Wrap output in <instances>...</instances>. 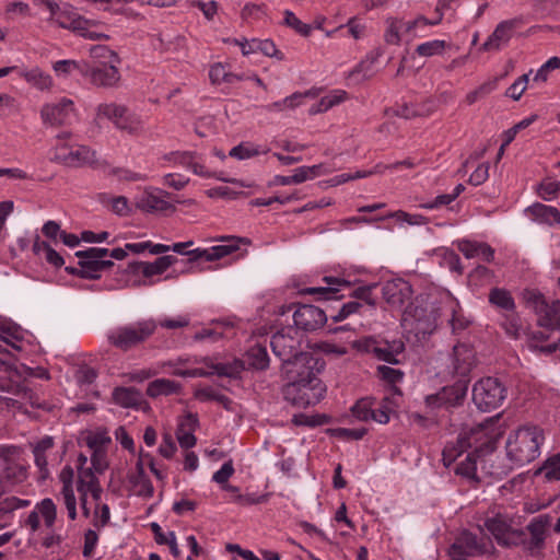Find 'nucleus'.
Here are the masks:
<instances>
[{
  "label": "nucleus",
  "instance_id": "1",
  "mask_svg": "<svg viewBox=\"0 0 560 560\" xmlns=\"http://www.w3.org/2000/svg\"><path fill=\"white\" fill-rule=\"evenodd\" d=\"M494 450V441L486 433L483 424L460 433L456 444H447L443 450V460L446 466L464 452H468L465 460L456 467V474L472 478L477 470V460Z\"/></svg>",
  "mask_w": 560,
  "mask_h": 560
},
{
  "label": "nucleus",
  "instance_id": "2",
  "mask_svg": "<svg viewBox=\"0 0 560 560\" xmlns=\"http://www.w3.org/2000/svg\"><path fill=\"white\" fill-rule=\"evenodd\" d=\"M542 441V430L538 427L520 428L508 438L505 444L508 458L515 466L529 464L539 456Z\"/></svg>",
  "mask_w": 560,
  "mask_h": 560
},
{
  "label": "nucleus",
  "instance_id": "3",
  "mask_svg": "<svg viewBox=\"0 0 560 560\" xmlns=\"http://www.w3.org/2000/svg\"><path fill=\"white\" fill-rule=\"evenodd\" d=\"M156 328L158 323L154 319H141L113 329L107 339L115 348L128 351L149 340Z\"/></svg>",
  "mask_w": 560,
  "mask_h": 560
},
{
  "label": "nucleus",
  "instance_id": "4",
  "mask_svg": "<svg viewBox=\"0 0 560 560\" xmlns=\"http://www.w3.org/2000/svg\"><path fill=\"white\" fill-rule=\"evenodd\" d=\"M438 312L423 299L416 298L402 314V323L418 339H424L436 328Z\"/></svg>",
  "mask_w": 560,
  "mask_h": 560
},
{
  "label": "nucleus",
  "instance_id": "5",
  "mask_svg": "<svg viewBox=\"0 0 560 560\" xmlns=\"http://www.w3.org/2000/svg\"><path fill=\"white\" fill-rule=\"evenodd\" d=\"M325 393L326 386L318 376L288 381L282 389L284 399L296 408H307L318 404Z\"/></svg>",
  "mask_w": 560,
  "mask_h": 560
},
{
  "label": "nucleus",
  "instance_id": "6",
  "mask_svg": "<svg viewBox=\"0 0 560 560\" xmlns=\"http://www.w3.org/2000/svg\"><path fill=\"white\" fill-rule=\"evenodd\" d=\"M506 397V388L495 377L479 380L472 387V401L481 411L500 407Z\"/></svg>",
  "mask_w": 560,
  "mask_h": 560
},
{
  "label": "nucleus",
  "instance_id": "7",
  "mask_svg": "<svg viewBox=\"0 0 560 560\" xmlns=\"http://www.w3.org/2000/svg\"><path fill=\"white\" fill-rule=\"evenodd\" d=\"M325 362L311 352H299L282 364L281 372L287 381L318 376Z\"/></svg>",
  "mask_w": 560,
  "mask_h": 560
},
{
  "label": "nucleus",
  "instance_id": "8",
  "mask_svg": "<svg viewBox=\"0 0 560 560\" xmlns=\"http://www.w3.org/2000/svg\"><path fill=\"white\" fill-rule=\"evenodd\" d=\"M469 380H458L453 385L442 387L438 393L428 395L425 404L432 409L452 408L462 406L467 395Z\"/></svg>",
  "mask_w": 560,
  "mask_h": 560
},
{
  "label": "nucleus",
  "instance_id": "9",
  "mask_svg": "<svg viewBox=\"0 0 560 560\" xmlns=\"http://www.w3.org/2000/svg\"><path fill=\"white\" fill-rule=\"evenodd\" d=\"M82 77L95 86L113 88L118 83L120 73L115 65H107L105 61L100 63L84 61Z\"/></svg>",
  "mask_w": 560,
  "mask_h": 560
},
{
  "label": "nucleus",
  "instance_id": "10",
  "mask_svg": "<svg viewBox=\"0 0 560 560\" xmlns=\"http://www.w3.org/2000/svg\"><path fill=\"white\" fill-rule=\"evenodd\" d=\"M96 115L97 117L107 118L118 129L129 133H133L140 128V120L135 115L129 114L128 109L122 105L115 103L100 104L96 108Z\"/></svg>",
  "mask_w": 560,
  "mask_h": 560
},
{
  "label": "nucleus",
  "instance_id": "11",
  "mask_svg": "<svg viewBox=\"0 0 560 560\" xmlns=\"http://www.w3.org/2000/svg\"><path fill=\"white\" fill-rule=\"evenodd\" d=\"M96 152L85 145L59 147L56 149L52 160L67 166L79 167L93 164Z\"/></svg>",
  "mask_w": 560,
  "mask_h": 560
},
{
  "label": "nucleus",
  "instance_id": "12",
  "mask_svg": "<svg viewBox=\"0 0 560 560\" xmlns=\"http://www.w3.org/2000/svg\"><path fill=\"white\" fill-rule=\"evenodd\" d=\"M365 349L374 354L378 360L389 364H399L401 355L405 351V342L401 339L389 340H366Z\"/></svg>",
  "mask_w": 560,
  "mask_h": 560
},
{
  "label": "nucleus",
  "instance_id": "13",
  "mask_svg": "<svg viewBox=\"0 0 560 560\" xmlns=\"http://www.w3.org/2000/svg\"><path fill=\"white\" fill-rule=\"evenodd\" d=\"M293 320L296 328L305 331H314L327 322L325 311L311 304H301L293 313Z\"/></svg>",
  "mask_w": 560,
  "mask_h": 560
},
{
  "label": "nucleus",
  "instance_id": "14",
  "mask_svg": "<svg viewBox=\"0 0 560 560\" xmlns=\"http://www.w3.org/2000/svg\"><path fill=\"white\" fill-rule=\"evenodd\" d=\"M325 285L308 287L303 290L305 294L317 295L318 301L340 300L345 295L339 294L345 289L351 288V282L345 278L325 276L322 278Z\"/></svg>",
  "mask_w": 560,
  "mask_h": 560
},
{
  "label": "nucleus",
  "instance_id": "15",
  "mask_svg": "<svg viewBox=\"0 0 560 560\" xmlns=\"http://www.w3.org/2000/svg\"><path fill=\"white\" fill-rule=\"evenodd\" d=\"M486 550L485 542L479 540L477 535L464 530L451 546L450 555L452 559L457 557H477L483 555Z\"/></svg>",
  "mask_w": 560,
  "mask_h": 560
},
{
  "label": "nucleus",
  "instance_id": "16",
  "mask_svg": "<svg viewBox=\"0 0 560 560\" xmlns=\"http://www.w3.org/2000/svg\"><path fill=\"white\" fill-rule=\"evenodd\" d=\"M382 294L386 303L394 308H401L412 294L411 285L404 279L397 278L386 281L382 287Z\"/></svg>",
  "mask_w": 560,
  "mask_h": 560
},
{
  "label": "nucleus",
  "instance_id": "17",
  "mask_svg": "<svg viewBox=\"0 0 560 560\" xmlns=\"http://www.w3.org/2000/svg\"><path fill=\"white\" fill-rule=\"evenodd\" d=\"M73 112V102L65 97L58 103L43 106L40 116L44 124L55 127L68 124Z\"/></svg>",
  "mask_w": 560,
  "mask_h": 560
},
{
  "label": "nucleus",
  "instance_id": "18",
  "mask_svg": "<svg viewBox=\"0 0 560 560\" xmlns=\"http://www.w3.org/2000/svg\"><path fill=\"white\" fill-rule=\"evenodd\" d=\"M476 366V353L474 349L465 343H458L453 348V373L459 380H469L471 370Z\"/></svg>",
  "mask_w": 560,
  "mask_h": 560
},
{
  "label": "nucleus",
  "instance_id": "19",
  "mask_svg": "<svg viewBox=\"0 0 560 560\" xmlns=\"http://www.w3.org/2000/svg\"><path fill=\"white\" fill-rule=\"evenodd\" d=\"M270 347L273 354L281 360L282 364L292 359L296 353L301 352L299 350L300 341L295 337L285 334L284 329L272 335Z\"/></svg>",
  "mask_w": 560,
  "mask_h": 560
},
{
  "label": "nucleus",
  "instance_id": "20",
  "mask_svg": "<svg viewBox=\"0 0 560 560\" xmlns=\"http://www.w3.org/2000/svg\"><path fill=\"white\" fill-rule=\"evenodd\" d=\"M171 194L159 189L158 194L152 191H144L143 195L137 201V208L149 213L153 212H167L175 211V207L165 200V197H170Z\"/></svg>",
  "mask_w": 560,
  "mask_h": 560
},
{
  "label": "nucleus",
  "instance_id": "21",
  "mask_svg": "<svg viewBox=\"0 0 560 560\" xmlns=\"http://www.w3.org/2000/svg\"><path fill=\"white\" fill-rule=\"evenodd\" d=\"M517 25L516 20H506L500 22L494 28L493 33L488 37V39L482 44L480 50L483 51H494L499 50L501 46L509 43L512 37V34Z\"/></svg>",
  "mask_w": 560,
  "mask_h": 560
},
{
  "label": "nucleus",
  "instance_id": "22",
  "mask_svg": "<svg viewBox=\"0 0 560 560\" xmlns=\"http://www.w3.org/2000/svg\"><path fill=\"white\" fill-rule=\"evenodd\" d=\"M485 527L493 535L498 544L503 546H517V541L514 540L512 533L515 529L511 528L510 523L502 515L487 518Z\"/></svg>",
  "mask_w": 560,
  "mask_h": 560
},
{
  "label": "nucleus",
  "instance_id": "23",
  "mask_svg": "<svg viewBox=\"0 0 560 560\" xmlns=\"http://www.w3.org/2000/svg\"><path fill=\"white\" fill-rule=\"evenodd\" d=\"M50 22L56 23L58 26L62 28H68L73 32H79L80 30H86V25L91 23V20H88L68 5L65 8H59L58 13H56L52 18L48 19Z\"/></svg>",
  "mask_w": 560,
  "mask_h": 560
},
{
  "label": "nucleus",
  "instance_id": "24",
  "mask_svg": "<svg viewBox=\"0 0 560 560\" xmlns=\"http://www.w3.org/2000/svg\"><path fill=\"white\" fill-rule=\"evenodd\" d=\"M177 258L175 256L166 255L156 258L153 262L135 261L129 265L131 271H141L145 278L162 275L166 271Z\"/></svg>",
  "mask_w": 560,
  "mask_h": 560
},
{
  "label": "nucleus",
  "instance_id": "25",
  "mask_svg": "<svg viewBox=\"0 0 560 560\" xmlns=\"http://www.w3.org/2000/svg\"><path fill=\"white\" fill-rule=\"evenodd\" d=\"M198 418L196 415L188 413L178 423L176 429V438L180 447L189 450L196 445L197 439L194 431L198 427Z\"/></svg>",
  "mask_w": 560,
  "mask_h": 560
},
{
  "label": "nucleus",
  "instance_id": "26",
  "mask_svg": "<svg viewBox=\"0 0 560 560\" xmlns=\"http://www.w3.org/2000/svg\"><path fill=\"white\" fill-rule=\"evenodd\" d=\"M0 469L1 481L21 482L26 476L24 467L9 458L5 455V447L2 446H0Z\"/></svg>",
  "mask_w": 560,
  "mask_h": 560
},
{
  "label": "nucleus",
  "instance_id": "27",
  "mask_svg": "<svg viewBox=\"0 0 560 560\" xmlns=\"http://www.w3.org/2000/svg\"><path fill=\"white\" fill-rule=\"evenodd\" d=\"M458 249L468 259L481 257L486 262L494 259V249L487 243L463 240L458 242Z\"/></svg>",
  "mask_w": 560,
  "mask_h": 560
},
{
  "label": "nucleus",
  "instance_id": "28",
  "mask_svg": "<svg viewBox=\"0 0 560 560\" xmlns=\"http://www.w3.org/2000/svg\"><path fill=\"white\" fill-rule=\"evenodd\" d=\"M447 308L451 312L448 324L454 335H460L464 332L472 323L469 316H466L460 304L453 296L447 302Z\"/></svg>",
  "mask_w": 560,
  "mask_h": 560
},
{
  "label": "nucleus",
  "instance_id": "29",
  "mask_svg": "<svg viewBox=\"0 0 560 560\" xmlns=\"http://www.w3.org/2000/svg\"><path fill=\"white\" fill-rule=\"evenodd\" d=\"M113 400L122 408H139L143 397L135 387H116L113 390Z\"/></svg>",
  "mask_w": 560,
  "mask_h": 560
},
{
  "label": "nucleus",
  "instance_id": "30",
  "mask_svg": "<svg viewBox=\"0 0 560 560\" xmlns=\"http://www.w3.org/2000/svg\"><path fill=\"white\" fill-rule=\"evenodd\" d=\"M225 244L215 245L209 248L208 261L219 260L240 248L241 243H249L246 238L225 236L221 238Z\"/></svg>",
  "mask_w": 560,
  "mask_h": 560
},
{
  "label": "nucleus",
  "instance_id": "31",
  "mask_svg": "<svg viewBox=\"0 0 560 560\" xmlns=\"http://www.w3.org/2000/svg\"><path fill=\"white\" fill-rule=\"evenodd\" d=\"M245 370L264 371L269 366V357L266 347L256 345L245 354Z\"/></svg>",
  "mask_w": 560,
  "mask_h": 560
},
{
  "label": "nucleus",
  "instance_id": "32",
  "mask_svg": "<svg viewBox=\"0 0 560 560\" xmlns=\"http://www.w3.org/2000/svg\"><path fill=\"white\" fill-rule=\"evenodd\" d=\"M79 267L82 268L88 280H97L104 270L114 266L112 260L97 259V258H79Z\"/></svg>",
  "mask_w": 560,
  "mask_h": 560
},
{
  "label": "nucleus",
  "instance_id": "33",
  "mask_svg": "<svg viewBox=\"0 0 560 560\" xmlns=\"http://www.w3.org/2000/svg\"><path fill=\"white\" fill-rule=\"evenodd\" d=\"M537 324L540 327L551 329V330H560V301H553L552 303H547L546 307L541 312V314L537 318Z\"/></svg>",
  "mask_w": 560,
  "mask_h": 560
},
{
  "label": "nucleus",
  "instance_id": "34",
  "mask_svg": "<svg viewBox=\"0 0 560 560\" xmlns=\"http://www.w3.org/2000/svg\"><path fill=\"white\" fill-rule=\"evenodd\" d=\"M33 252L37 256H43L44 259L55 268H60L65 264L63 257L47 242L40 241L38 235L33 243Z\"/></svg>",
  "mask_w": 560,
  "mask_h": 560
},
{
  "label": "nucleus",
  "instance_id": "35",
  "mask_svg": "<svg viewBox=\"0 0 560 560\" xmlns=\"http://www.w3.org/2000/svg\"><path fill=\"white\" fill-rule=\"evenodd\" d=\"M180 384L168 378H158L148 384L147 395L155 398L159 396H167L177 394L180 390Z\"/></svg>",
  "mask_w": 560,
  "mask_h": 560
},
{
  "label": "nucleus",
  "instance_id": "36",
  "mask_svg": "<svg viewBox=\"0 0 560 560\" xmlns=\"http://www.w3.org/2000/svg\"><path fill=\"white\" fill-rule=\"evenodd\" d=\"M489 303L505 312H513L516 307L511 292L503 288H493L490 290Z\"/></svg>",
  "mask_w": 560,
  "mask_h": 560
},
{
  "label": "nucleus",
  "instance_id": "37",
  "mask_svg": "<svg viewBox=\"0 0 560 560\" xmlns=\"http://www.w3.org/2000/svg\"><path fill=\"white\" fill-rule=\"evenodd\" d=\"M550 524L551 516L548 514H541L530 520L526 526V530L530 538L545 542Z\"/></svg>",
  "mask_w": 560,
  "mask_h": 560
},
{
  "label": "nucleus",
  "instance_id": "38",
  "mask_svg": "<svg viewBox=\"0 0 560 560\" xmlns=\"http://www.w3.org/2000/svg\"><path fill=\"white\" fill-rule=\"evenodd\" d=\"M528 211L540 222L560 224V210L556 207L537 202L529 207Z\"/></svg>",
  "mask_w": 560,
  "mask_h": 560
},
{
  "label": "nucleus",
  "instance_id": "39",
  "mask_svg": "<svg viewBox=\"0 0 560 560\" xmlns=\"http://www.w3.org/2000/svg\"><path fill=\"white\" fill-rule=\"evenodd\" d=\"M512 535L514 536V540L517 541V545H522L530 556L540 557L542 555L545 542L527 537L522 529H515Z\"/></svg>",
  "mask_w": 560,
  "mask_h": 560
},
{
  "label": "nucleus",
  "instance_id": "40",
  "mask_svg": "<svg viewBox=\"0 0 560 560\" xmlns=\"http://www.w3.org/2000/svg\"><path fill=\"white\" fill-rule=\"evenodd\" d=\"M393 413H395L393 400L389 397H384L380 402H375L373 406L371 420L386 424L389 422Z\"/></svg>",
  "mask_w": 560,
  "mask_h": 560
},
{
  "label": "nucleus",
  "instance_id": "41",
  "mask_svg": "<svg viewBox=\"0 0 560 560\" xmlns=\"http://www.w3.org/2000/svg\"><path fill=\"white\" fill-rule=\"evenodd\" d=\"M245 370V362L243 360H234L229 363H217L213 366V374L218 376H224L230 378H237L240 374Z\"/></svg>",
  "mask_w": 560,
  "mask_h": 560
},
{
  "label": "nucleus",
  "instance_id": "42",
  "mask_svg": "<svg viewBox=\"0 0 560 560\" xmlns=\"http://www.w3.org/2000/svg\"><path fill=\"white\" fill-rule=\"evenodd\" d=\"M35 510L43 516L45 526L51 528L57 518V506L50 498H45L35 505Z\"/></svg>",
  "mask_w": 560,
  "mask_h": 560
},
{
  "label": "nucleus",
  "instance_id": "43",
  "mask_svg": "<svg viewBox=\"0 0 560 560\" xmlns=\"http://www.w3.org/2000/svg\"><path fill=\"white\" fill-rule=\"evenodd\" d=\"M90 56L94 59L93 62L100 63L105 61L107 65L119 63L120 59L118 55L109 49L106 45H93L90 48Z\"/></svg>",
  "mask_w": 560,
  "mask_h": 560
},
{
  "label": "nucleus",
  "instance_id": "44",
  "mask_svg": "<svg viewBox=\"0 0 560 560\" xmlns=\"http://www.w3.org/2000/svg\"><path fill=\"white\" fill-rule=\"evenodd\" d=\"M83 441L91 451H94L107 450L112 439L105 430H97L95 432H88V434L83 438Z\"/></svg>",
  "mask_w": 560,
  "mask_h": 560
},
{
  "label": "nucleus",
  "instance_id": "45",
  "mask_svg": "<svg viewBox=\"0 0 560 560\" xmlns=\"http://www.w3.org/2000/svg\"><path fill=\"white\" fill-rule=\"evenodd\" d=\"M81 475H84L89 478L88 481H84L82 476H80V479L78 481V491L84 492V490H89L95 501H98L101 499L102 489L98 485L97 478L93 475L92 470L89 468L81 472Z\"/></svg>",
  "mask_w": 560,
  "mask_h": 560
},
{
  "label": "nucleus",
  "instance_id": "46",
  "mask_svg": "<svg viewBox=\"0 0 560 560\" xmlns=\"http://www.w3.org/2000/svg\"><path fill=\"white\" fill-rule=\"evenodd\" d=\"M374 405V397H364L352 406L351 412L360 421H370Z\"/></svg>",
  "mask_w": 560,
  "mask_h": 560
},
{
  "label": "nucleus",
  "instance_id": "47",
  "mask_svg": "<svg viewBox=\"0 0 560 560\" xmlns=\"http://www.w3.org/2000/svg\"><path fill=\"white\" fill-rule=\"evenodd\" d=\"M129 482L135 489V493L139 497L151 498L154 492V488L149 479L145 476H129Z\"/></svg>",
  "mask_w": 560,
  "mask_h": 560
},
{
  "label": "nucleus",
  "instance_id": "48",
  "mask_svg": "<svg viewBox=\"0 0 560 560\" xmlns=\"http://www.w3.org/2000/svg\"><path fill=\"white\" fill-rule=\"evenodd\" d=\"M60 497L66 505L68 511V516L70 520H75L77 517V500L73 491V485L68 481L65 482L62 489L60 491Z\"/></svg>",
  "mask_w": 560,
  "mask_h": 560
},
{
  "label": "nucleus",
  "instance_id": "49",
  "mask_svg": "<svg viewBox=\"0 0 560 560\" xmlns=\"http://www.w3.org/2000/svg\"><path fill=\"white\" fill-rule=\"evenodd\" d=\"M502 327L505 330V332L514 338L517 339L520 337L521 330H522V324L520 316L513 312H506V314L503 316L502 320Z\"/></svg>",
  "mask_w": 560,
  "mask_h": 560
},
{
  "label": "nucleus",
  "instance_id": "50",
  "mask_svg": "<svg viewBox=\"0 0 560 560\" xmlns=\"http://www.w3.org/2000/svg\"><path fill=\"white\" fill-rule=\"evenodd\" d=\"M523 296L526 305L530 307L537 316H539L547 305V301L544 295L536 290H525Z\"/></svg>",
  "mask_w": 560,
  "mask_h": 560
},
{
  "label": "nucleus",
  "instance_id": "51",
  "mask_svg": "<svg viewBox=\"0 0 560 560\" xmlns=\"http://www.w3.org/2000/svg\"><path fill=\"white\" fill-rule=\"evenodd\" d=\"M322 164L313 166H301L294 171L293 175H291L292 183L301 184L307 179H313L322 174Z\"/></svg>",
  "mask_w": 560,
  "mask_h": 560
},
{
  "label": "nucleus",
  "instance_id": "52",
  "mask_svg": "<svg viewBox=\"0 0 560 560\" xmlns=\"http://www.w3.org/2000/svg\"><path fill=\"white\" fill-rule=\"evenodd\" d=\"M83 66L84 61L59 60L54 63V70L59 77H67L74 71L82 75Z\"/></svg>",
  "mask_w": 560,
  "mask_h": 560
},
{
  "label": "nucleus",
  "instance_id": "53",
  "mask_svg": "<svg viewBox=\"0 0 560 560\" xmlns=\"http://www.w3.org/2000/svg\"><path fill=\"white\" fill-rule=\"evenodd\" d=\"M445 46L446 43L444 40L434 39L418 45L416 51L419 56L431 57L434 55H441Z\"/></svg>",
  "mask_w": 560,
  "mask_h": 560
},
{
  "label": "nucleus",
  "instance_id": "54",
  "mask_svg": "<svg viewBox=\"0 0 560 560\" xmlns=\"http://www.w3.org/2000/svg\"><path fill=\"white\" fill-rule=\"evenodd\" d=\"M284 24L295 32H298L302 36H308L312 32V26L310 24L303 23L296 15L290 11H284Z\"/></svg>",
  "mask_w": 560,
  "mask_h": 560
},
{
  "label": "nucleus",
  "instance_id": "55",
  "mask_svg": "<svg viewBox=\"0 0 560 560\" xmlns=\"http://www.w3.org/2000/svg\"><path fill=\"white\" fill-rule=\"evenodd\" d=\"M317 95H318V90H315V89H311L304 93L295 92L292 95L287 96L285 98H283L281 101L283 110L284 109H293L296 106H299L300 104H302L303 98H305V97L315 98Z\"/></svg>",
  "mask_w": 560,
  "mask_h": 560
},
{
  "label": "nucleus",
  "instance_id": "56",
  "mask_svg": "<svg viewBox=\"0 0 560 560\" xmlns=\"http://www.w3.org/2000/svg\"><path fill=\"white\" fill-rule=\"evenodd\" d=\"M26 79L39 90H48L52 85L51 77L42 72L39 69L31 70L26 74Z\"/></svg>",
  "mask_w": 560,
  "mask_h": 560
},
{
  "label": "nucleus",
  "instance_id": "57",
  "mask_svg": "<svg viewBox=\"0 0 560 560\" xmlns=\"http://www.w3.org/2000/svg\"><path fill=\"white\" fill-rule=\"evenodd\" d=\"M376 287H377V284H375V283L374 284L359 287V288L354 289L350 293V296L355 299V300L362 301V302L366 303L368 305L374 307L376 305V301L372 296V291Z\"/></svg>",
  "mask_w": 560,
  "mask_h": 560
},
{
  "label": "nucleus",
  "instance_id": "58",
  "mask_svg": "<svg viewBox=\"0 0 560 560\" xmlns=\"http://www.w3.org/2000/svg\"><path fill=\"white\" fill-rule=\"evenodd\" d=\"M532 73V71H529V73H525L523 75H521L505 92V95L513 98L514 101H517L521 98V96L523 95V93L525 92L526 88H527V84H528V79H529V74Z\"/></svg>",
  "mask_w": 560,
  "mask_h": 560
},
{
  "label": "nucleus",
  "instance_id": "59",
  "mask_svg": "<svg viewBox=\"0 0 560 560\" xmlns=\"http://www.w3.org/2000/svg\"><path fill=\"white\" fill-rule=\"evenodd\" d=\"M195 158V153L190 151H176L170 152L164 155V160L170 161L174 164L182 165L184 167L190 168L192 159Z\"/></svg>",
  "mask_w": 560,
  "mask_h": 560
},
{
  "label": "nucleus",
  "instance_id": "60",
  "mask_svg": "<svg viewBox=\"0 0 560 560\" xmlns=\"http://www.w3.org/2000/svg\"><path fill=\"white\" fill-rule=\"evenodd\" d=\"M545 477L548 480H559L560 479V453L551 456L546 460L544 466Z\"/></svg>",
  "mask_w": 560,
  "mask_h": 560
},
{
  "label": "nucleus",
  "instance_id": "61",
  "mask_svg": "<svg viewBox=\"0 0 560 560\" xmlns=\"http://www.w3.org/2000/svg\"><path fill=\"white\" fill-rule=\"evenodd\" d=\"M91 452L92 468L97 474H103L108 467L107 450H94Z\"/></svg>",
  "mask_w": 560,
  "mask_h": 560
},
{
  "label": "nucleus",
  "instance_id": "62",
  "mask_svg": "<svg viewBox=\"0 0 560 560\" xmlns=\"http://www.w3.org/2000/svg\"><path fill=\"white\" fill-rule=\"evenodd\" d=\"M377 375L389 384H396L402 380L404 372L387 365H380L377 368Z\"/></svg>",
  "mask_w": 560,
  "mask_h": 560
},
{
  "label": "nucleus",
  "instance_id": "63",
  "mask_svg": "<svg viewBox=\"0 0 560 560\" xmlns=\"http://www.w3.org/2000/svg\"><path fill=\"white\" fill-rule=\"evenodd\" d=\"M442 266L448 268L451 271L462 272V265L459 256L452 249H444L442 253Z\"/></svg>",
  "mask_w": 560,
  "mask_h": 560
},
{
  "label": "nucleus",
  "instance_id": "64",
  "mask_svg": "<svg viewBox=\"0 0 560 560\" xmlns=\"http://www.w3.org/2000/svg\"><path fill=\"white\" fill-rule=\"evenodd\" d=\"M559 191L560 180H545L538 187V194L545 200H551Z\"/></svg>",
  "mask_w": 560,
  "mask_h": 560
}]
</instances>
